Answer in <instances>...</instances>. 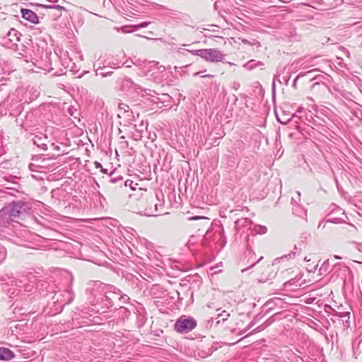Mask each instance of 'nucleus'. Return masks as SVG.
<instances>
[{"label":"nucleus","mask_w":362,"mask_h":362,"mask_svg":"<svg viewBox=\"0 0 362 362\" xmlns=\"http://www.w3.org/2000/svg\"><path fill=\"white\" fill-rule=\"evenodd\" d=\"M37 276L33 274H29L27 276H23V279H18L14 277L11 278L10 284L12 286L19 287V289H9L8 294L10 297L16 296L19 292L23 291L24 292H31L34 288L38 289L40 291L42 288L47 286V284L43 281L37 282Z\"/></svg>","instance_id":"1"},{"label":"nucleus","mask_w":362,"mask_h":362,"mask_svg":"<svg viewBox=\"0 0 362 362\" xmlns=\"http://www.w3.org/2000/svg\"><path fill=\"white\" fill-rule=\"evenodd\" d=\"M28 209V204L24 202H13L0 210V226H7L18 218Z\"/></svg>","instance_id":"2"},{"label":"nucleus","mask_w":362,"mask_h":362,"mask_svg":"<svg viewBox=\"0 0 362 362\" xmlns=\"http://www.w3.org/2000/svg\"><path fill=\"white\" fill-rule=\"evenodd\" d=\"M21 90H17L15 93L10 94L8 96L0 103V114L6 115L8 114L10 116L18 117L24 110V103L19 98Z\"/></svg>","instance_id":"3"},{"label":"nucleus","mask_w":362,"mask_h":362,"mask_svg":"<svg viewBox=\"0 0 362 362\" xmlns=\"http://www.w3.org/2000/svg\"><path fill=\"white\" fill-rule=\"evenodd\" d=\"M40 110H33L28 112H26L25 115L18 116L16 122L18 126L21 127L22 129L25 131H28L33 127H35L40 124Z\"/></svg>","instance_id":"4"},{"label":"nucleus","mask_w":362,"mask_h":362,"mask_svg":"<svg viewBox=\"0 0 362 362\" xmlns=\"http://www.w3.org/2000/svg\"><path fill=\"white\" fill-rule=\"evenodd\" d=\"M197 327V321L192 317L182 315L175 325L174 329L180 334L188 333Z\"/></svg>","instance_id":"5"},{"label":"nucleus","mask_w":362,"mask_h":362,"mask_svg":"<svg viewBox=\"0 0 362 362\" xmlns=\"http://www.w3.org/2000/svg\"><path fill=\"white\" fill-rule=\"evenodd\" d=\"M106 284L99 281H93L88 283L86 291L93 296V300L92 302L93 303V305L99 304L100 297L103 296Z\"/></svg>","instance_id":"6"},{"label":"nucleus","mask_w":362,"mask_h":362,"mask_svg":"<svg viewBox=\"0 0 362 362\" xmlns=\"http://www.w3.org/2000/svg\"><path fill=\"white\" fill-rule=\"evenodd\" d=\"M226 54L217 49H204L202 59L208 62L217 63L225 59Z\"/></svg>","instance_id":"7"},{"label":"nucleus","mask_w":362,"mask_h":362,"mask_svg":"<svg viewBox=\"0 0 362 362\" xmlns=\"http://www.w3.org/2000/svg\"><path fill=\"white\" fill-rule=\"evenodd\" d=\"M152 70H156L158 73H163L165 68L164 66L159 65L158 62H148L144 66V73L146 76H153L154 73L151 74Z\"/></svg>","instance_id":"8"},{"label":"nucleus","mask_w":362,"mask_h":362,"mask_svg":"<svg viewBox=\"0 0 362 362\" xmlns=\"http://www.w3.org/2000/svg\"><path fill=\"white\" fill-rule=\"evenodd\" d=\"M119 87L123 91H129L132 90L136 91L138 89H140L139 86L134 83L130 78L127 77H124L121 80Z\"/></svg>","instance_id":"9"},{"label":"nucleus","mask_w":362,"mask_h":362,"mask_svg":"<svg viewBox=\"0 0 362 362\" xmlns=\"http://www.w3.org/2000/svg\"><path fill=\"white\" fill-rule=\"evenodd\" d=\"M21 13L22 18L29 21L30 23L34 24H38L40 23L39 17L32 10L28 8H21Z\"/></svg>","instance_id":"10"},{"label":"nucleus","mask_w":362,"mask_h":362,"mask_svg":"<svg viewBox=\"0 0 362 362\" xmlns=\"http://www.w3.org/2000/svg\"><path fill=\"white\" fill-rule=\"evenodd\" d=\"M33 144L44 151L47 150L48 138L46 134L39 133L33 139Z\"/></svg>","instance_id":"11"},{"label":"nucleus","mask_w":362,"mask_h":362,"mask_svg":"<svg viewBox=\"0 0 362 362\" xmlns=\"http://www.w3.org/2000/svg\"><path fill=\"white\" fill-rule=\"evenodd\" d=\"M120 290L117 289L115 286L110 284H106V288H105L103 295H107L112 300H115L118 299L119 296H120Z\"/></svg>","instance_id":"12"},{"label":"nucleus","mask_w":362,"mask_h":362,"mask_svg":"<svg viewBox=\"0 0 362 362\" xmlns=\"http://www.w3.org/2000/svg\"><path fill=\"white\" fill-rule=\"evenodd\" d=\"M300 249H298L296 245L294 246L293 250L287 255H284L280 257L274 259L273 265L279 263L281 261L288 260L294 259L297 255L300 253Z\"/></svg>","instance_id":"13"},{"label":"nucleus","mask_w":362,"mask_h":362,"mask_svg":"<svg viewBox=\"0 0 362 362\" xmlns=\"http://www.w3.org/2000/svg\"><path fill=\"white\" fill-rule=\"evenodd\" d=\"M230 314L226 310H223L221 313H218L216 317H211L210 320H209V323H211V326L214 325L217 326L221 322H224L229 317Z\"/></svg>","instance_id":"14"},{"label":"nucleus","mask_w":362,"mask_h":362,"mask_svg":"<svg viewBox=\"0 0 362 362\" xmlns=\"http://www.w3.org/2000/svg\"><path fill=\"white\" fill-rule=\"evenodd\" d=\"M158 202H154L153 206H148V209H144L142 211L143 214L147 216H156V213L161 212L158 207L163 209V205L161 203L158 204Z\"/></svg>","instance_id":"15"},{"label":"nucleus","mask_w":362,"mask_h":362,"mask_svg":"<svg viewBox=\"0 0 362 362\" xmlns=\"http://www.w3.org/2000/svg\"><path fill=\"white\" fill-rule=\"evenodd\" d=\"M156 202H159L157 195L156 197L151 195L144 197L139 201V206L144 209H148V206H153V204Z\"/></svg>","instance_id":"16"},{"label":"nucleus","mask_w":362,"mask_h":362,"mask_svg":"<svg viewBox=\"0 0 362 362\" xmlns=\"http://www.w3.org/2000/svg\"><path fill=\"white\" fill-rule=\"evenodd\" d=\"M21 34L15 28H11L7 33L6 38L11 43V46L16 45V42L20 41Z\"/></svg>","instance_id":"17"},{"label":"nucleus","mask_w":362,"mask_h":362,"mask_svg":"<svg viewBox=\"0 0 362 362\" xmlns=\"http://www.w3.org/2000/svg\"><path fill=\"white\" fill-rule=\"evenodd\" d=\"M14 353L8 348L0 347V360L9 361L14 358Z\"/></svg>","instance_id":"18"},{"label":"nucleus","mask_w":362,"mask_h":362,"mask_svg":"<svg viewBox=\"0 0 362 362\" xmlns=\"http://www.w3.org/2000/svg\"><path fill=\"white\" fill-rule=\"evenodd\" d=\"M292 212L294 215L303 218L307 216V210L300 204H294L292 206Z\"/></svg>","instance_id":"19"},{"label":"nucleus","mask_w":362,"mask_h":362,"mask_svg":"<svg viewBox=\"0 0 362 362\" xmlns=\"http://www.w3.org/2000/svg\"><path fill=\"white\" fill-rule=\"evenodd\" d=\"M127 182L128 181L124 182L123 177L120 175L112 177V174L110 175V177L109 179L110 184H115L118 187H122L123 185L127 187Z\"/></svg>","instance_id":"20"},{"label":"nucleus","mask_w":362,"mask_h":362,"mask_svg":"<svg viewBox=\"0 0 362 362\" xmlns=\"http://www.w3.org/2000/svg\"><path fill=\"white\" fill-rule=\"evenodd\" d=\"M99 303L102 304L103 306L105 308H112L114 305L113 300L107 295H103L102 297H100Z\"/></svg>","instance_id":"21"},{"label":"nucleus","mask_w":362,"mask_h":362,"mask_svg":"<svg viewBox=\"0 0 362 362\" xmlns=\"http://www.w3.org/2000/svg\"><path fill=\"white\" fill-rule=\"evenodd\" d=\"M141 311L137 310L138 314L136 317V323L139 327H142L146 322V317L144 313V309L142 308H140Z\"/></svg>","instance_id":"22"},{"label":"nucleus","mask_w":362,"mask_h":362,"mask_svg":"<svg viewBox=\"0 0 362 362\" xmlns=\"http://www.w3.org/2000/svg\"><path fill=\"white\" fill-rule=\"evenodd\" d=\"M264 64L262 62H256L254 59H251L243 64V67L248 71H252L257 66H262Z\"/></svg>","instance_id":"23"},{"label":"nucleus","mask_w":362,"mask_h":362,"mask_svg":"<svg viewBox=\"0 0 362 362\" xmlns=\"http://www.w3.org/2000/svg\"><path fill=\"white\" fill-rule=\"evenodd\" d=\"M200 349H201L202 353H199V356H201L202 358H206V357L210 356L214 350V349H213L212 346L204 347V344H202L200 345Z\"/></svg>","instance_id":"24"},{"label":"nucleus","mask_w":362,"mask_h":362,"mask_svg":"<svg viewBox=\"0 0 362 362\" xmlns=\"http://www.w3.org/2000/svg\"><path fill=\"white\" fill-rule=\"evenodd\" d=\"M37 6H40V7H42V8H49V9H54V10H57V11H59L60 13L59 14H56V16L57 17H59V16H62V11H66L65 7H64L62 6H60V5L37 4Z\"/></svg>","instance_id":"25"},{"label":"nucleus","mask_w":362,"mask_h":362,"mask_svg":"<svg viewBox=\"0 0 362 362\" xmlns=\"http://www.w3.org/2000/svg\"><path fill=\"white\" fill-rule=\"evenodd\" d=\"M111 65L110 62H107L106 60L102 61L99 59L93 65L96 69L99 71H103L106 69L109 66Z\"/></svg>","instance_id":"26"},{"label":"nucleus","mask_w":362,"mask_h":362,"mask_svg":"<svg viewBox=\"0 0 362 362\" xmlns=\"http://www.w3.org/2000/svg\"><path fill=\"white\" fill-rule=\"evenodd\" d=\"M111 65L110 62H107L106 60L102 61L99 59L93 65L96 69L99 71H103L106 69L109 66Z\"/></svg>","instance_id":"27"},{"label":"nucleus","mask_w":362,"mask_h":362,"mask_svg":"<svg viewBox=\"0 0 362 362\" xmlns=\"http://www.w3.org/2000/svg\"><path fill=\"white\" fill-rule=\"evenodd\" d=\"M278 303H281V299L278 298H271V299L268 300L264 303V306L269 307L267 313L271 312L274 308L273 305H277Z\"/></svg>","instance_id":"28"},{"label":"nucleus","mask_w":362,"mask_h":362,"mask_svg":"<svg viewBox=\"0 0 362 362\" xmlns=\"http://www.w3.org/2000/svg\"><path fill=\"white\" fill-rule=\"evenodd\" d=\"M203 50H204V49H188L180 48V49H177V52L180 53V54H184V53L185 52H189V53H191V54H192L194 55L202 57Z\"/></svg>","instance_id":"29"},{"label":"nucleus","mask_w":362,"mask_h":362,"mask_svg":"<svg viewBox=\"0 0 362 362\" xmlns=\"http://www.w3.org/2000/svg\"><path fill=\"white\" fill-rule=\"evenodd\" d=\"M331 267H332V264H330L329 259H327L326 261H325L319 269L320 275L326 274L328 272V271L329 270Z\"/></svg>","instance_id":"30"},{"label":"nucleus","mask_w":362,"mask_h":362,"mask_svg":"<svg viewBox=\"0 0 362 362\" xmlns=\"http://www.w3.org/2000/svg\"><path fill=\"white\" fill-rule=\"evenodd\" d=\"M321 77H322V76H319L313 78L311 79V81L317 80V81L315 82L313 84H312V86H310V89L311 90H314V89L317 88H319L320 89V88H325L326 87L325 83L320 80V78H321Z\"/></svg>","instance_id":"31"},{"label":"nucleus","mask_w":362,"mask_h":362,"mask_svg":"<svg viewBox=\"0 0 362 362\" xmlns=\"http://www.w3.org/2000/svg\"><path fill=\"white\" fill-rule=\"evenodd\" d=\"M138 243L144 245L146 249H151L153 247V244L145 238L138 237L136 238Z\"/></svg>","instance_id":"32"},{"label":"nucleus","mask_w":362,"mask_h":362,"mask_svg":"<svg viewBox=\"0 0 362 362\" xmlns=\"http://www.w3.org/2000/svg\"><path fill=\"white\" fill-rule=\"evenodd\" d=\"M302 275L300 276H296L294 278H292L289 279L288 281H286L284 284V287H290L291 286H298L297 283L299 281V280L301 279Z\"/></svg>","instance_id":"33"},{"label":"nucleus","mask_w":362,"mask_h":362,"mask_svg":"<svg viewBox=\"0 0 362 362\" xmlns=\"http://www.w3.org/2000/svg\"><path fill=\"white\" fill-rule=\"evenodd\" d=\"M239 40H240L242 42H243L244 44L249 45L250 46H254L256 47L257 48L261 47L260 42L257 40H252V41H249L246 39H242L240 37H239Z\"/></svg>","instance_id":"34"},{"label":"nucleus","mask_w":362,"mask_h":362,"mask_svg":"<svg viewBox=\"0 0 362 362\" xmlns=\"http://www.w3.org/2000/svg\"><path fill=\"white\" fill-rule=\"evenodd\" d=\"M119 109L120 112L123 111L124 114H127V117H130V114L132 113V112L130 110V107L124 103H119Z\"/></svg>","instance_id":"35"},{"label":"nucleus","mask_w":362,"mask_h":362,"mask_svg":"<svg viewBox=\"0 0 362 362\" xmlns=\"http://www.w3.org/2000/svg\"><path fill=\"white\" fill-rule=\"evenodd\" d=\"M250 223H251V221L247 218L238 219L235 221L236 226H247L250 225Z\"/></svg>","instance_id":"36"},{"label":"nucleus","mask_w":362,"mask_h":362,"mask_svg":"<svg viewBox=\"0 0 362 362\" xmlns=\"http://www.w3.org/2000/svg\"><path fill=\"white\" fill-rule=\"evenodd\" d=\"M281 314V313H276L275 314H274L273 315H272L270 317H269L264 323V325H266V327H269V325H271L272 323L274 322V321L276 320V317L278 315H279Z\"/></svg>","instance_id":"37"},{"label":"nucleus","mask_w":362,"mask_h":362,"mask_svg":"<svg viewBox=\"0 0 362 362\" xmlns=\"http://www.w3.org/2000/svg\"><path fill=\"white\" fill-rule=\"evenodd\" d=\"M95 71H96V75H98V76L100 75L102 77L110 76L112 74V71H106V69H104L103 71H99L98 69H95Z\"/></svg>","instance_id":"38"},{"label":"nucleus","mask_w":362,"mask_h":362,"mask_svg":"<svg viewBox=\"0 0 362 362\" xmlns=\"http://www.w3.org/2000/svg\"><path fill=\"white\" fill-rule=\"evenodd\" d=\"M296 197H293L291 198V204L292 206H293L294 204H299V202L300 200V192H296Z\"/></svg>","instance_id":"39"},{"label":"nucleus","mask_w":362,"mask_h":362,"mask_svg":"<svg viewBox=\"0 0 362 362\" xmlns=\"http://www.w3.org/2000/svg\"><path fill=\"white\" fill-rule=\"evenodd\" d=\"M201 219H203V220H205L207 221H209V220L208 218H206L205 216H189L187 218V221H197V220H201Z\"/></svg>","instance_id":"40"},{"label":"nucleus","mask_w":362,"mask_h":362,"mask_svg":"<svg viewBox=\"0 0 362 362\" xmlns=\"http://www.w3.org/2000/svg\"><path fill=\"white\" fill-rule=\"evenodd\" d=\"M150 24V22H142L137 25H132L135 30L147 27Z\"/></svg>","instance_id":"41"},{"label":"nucleus","mask_w":362,"mask_h":362,"mask_svg":"<svg viewBox=\"0 0 362 362\" xmlns=\"http://www.w3.org/2000/svg\"><path fill=\"white\" fill-rule=\"evenodd\" d=\"M259 319H261V317H259V315H257L254 320L252 322H251L247 327V330H248L249 329L252 328L254 325L255 324L256 321L258 320Z\"/></svg>","instance_id":"42"},{"label":"nucleus","mask_w":362,"mask_h":362,"mask_svg":"<svg viewBox=\"0 0 362 362\" xmlns=\"http://www.w3.org/2000/svg\"><path fill=\"white\" fill-rule=\"evenodd\" d=\"M119 300H122L123 303H127L129 300V297L127 295H121L119 296Z\"/></svg>","instance_id":"43"},{"label":"nucleus","mask_w":362,"mask_h":362,"mask_svg":"<svg viewBox=\"0 0 362 362\" xmlns=\"http://www.w3.org/2000/svg\"><path fill=\"white\" fill-rule=\"evenodd\" d=\"M266 328H267V327L264 325V323L263 322L262 325H259L254 331L255 332H261V331L264 330Z\"/></svg>","instance_id":"44"},{"label":"nucleus","mask_w":362,"mask_h":362,"mask_svg":"<svg viewBox=\"0 0 362 362\" xmlns=\"http://www.w3.org/2000/svg\"><path fill=\"white\" fill-rule=\"evenodd\" d=\"M263 259V257H260L256 262H255L254 263H252L249 267L247 268H245L244 269L242 270V272H245V271H247L248 269L251 268V267H253L257 263H258L259 262H260L262 259Z\"/></svg>","instance_id":"45"},{"label":"nucleus","mask_w":362,"mask_h":362,"mask_svg":"<svg viewBox=\"0 0 362 362\" xmlns=\"http://www.w3.org/2000/svg\"><path fill=\"white\" fill-rule=\"evenodd\" d=\"M267 230V229L265 226H261V227H259V230H257V233L259 234H264V233H266Z\"/></svg>","instance_id":"46"},{"label":"nucleus","mask_w":362,"mask_h":362,"mask_svg":"<svg viewBox=\"0 0 362 362\" xmlns=\"http://www.w3.org/2000/svg\"><path fill=\"white\" fill-rule=\"evenodd\" d=\"M279 77H280V74H276V75H274V78H273V83H272L273 88H274V87H275V81H276V80H278V81L280 82V81H279Z\"/></svg>","instance_id":"47"},{"label":"nucleus","mask_w":362,"mask_h":362,"mask_svg":"<svg viewBox=\"0 0 362 362\" xmlns=\"http://www.w3.org/2000/svg\"><path fill=\"white\" fill-rule=\"evenodd\" d=\"M219 235L223 238V246H224V245L226 244V237L224 236V232H223V230L222 229Z\"/></svg>","instance_id":"48"},{"label":"nucleus","mask_w":362,"mask_h":362,"mask_svg":"<svg viewBox=\"0 0 362 362\" xmlns=\"http://www.w3.org/2000/svg\"><path fill=\"white\" fill-rule=\"evenodd\" d=\"M50 146H51L54 150H56V151H59V149H60V146H59V145L55 144L54 143H51V144H50Z\"/></svg>","instance_id":"49"},{"label":"nucleus","mask_w":362,"mask_h":362,"mask_svg":"<svg viewBox=\"0 0 362 362\" xmlns=\"http://www.w3.org/2000/svg\"><path fill=\"white\" fill-rule=\"evenodd\" d=\"M69 295L70 296H69V298L68 299L67 302L66 303V304H69L70 303H71L74 300V298L73 293H69Z\"/></svg>","instance_id":"50"},{"label":"nucleus","mask_w":362,"mask_h":362,"mask_svg":"<svg viewBox=\"0 0 362 362\" xmlns=\"http://www.w3.org/2000/svg\"><path fill=\"white\" fill-rule=\"evenodd\" d=\"M247 252H248L251 256H252V257L255 255V252L252 250L251 247H249V246H247Z\"/></svg>","instance_id":"51"},{"label":"nucleus","mask_w":362,"mask_h":362,"mask_svg":"<svg viewBox=\"0 0 362 362\" xmlns=\"http://www.w3.org/2000/svg\"><path fill=\"white\" fill-rule=\"evenodd\" d=\"M326 223H327L326 221L325 222H324V221L320 222L318 224V228H324L326 226Z\"/></svg>","instance_id":"52"},{"label":"nucleus","mask_w":362,"mask_h":362,"mask_svg":"<svg viewBox=\"0 0 362 362\" xmlns=\"http://www.w3.org/2000/svg\"><path fill=\"white\" fill-rule=\"evenodd\" d=\"M317 267H318V264H315V265H314V266H313V269H311V268H310V269H308V270L310 272H315V270L317 269Z\"/></svg>","instance_id":"53"},{"label":"nucleus","mask_w":362,"mask_h":362,"mask_svg":"<svg viewBox=\"0 0 362 362\" xmlns=\"http://www.w3.org/2000/svg\"><path fill=\"white\" fill-rule=\"evenodd\" d=\"M94 164H95V168H100H100H102V167H103V166H102V165H101V163H99V162H98V161H95V162L94 163Z\"/></svg>","instance_id":"54"},{"label":"nucleus","mask_w":362,"mask_h":362,"mask_svg":"<svg viewBox=\"0 0 362 362\" xmlns=\"http://www.w3.org/2000/svg\"><path fill=\"white\" fill-rule=\"evenodd\" d=\"M300 76V75H298L293 81V87L296 88V83H297V81L298 79V78Z\"/></svg>","instance_id":"55"},{"label":"nucleus","mask_w":362,"mask_h":362,"mask_svg":"<svg viewBox=\"0 0 362 362\" xmlns=\"http://www.w3.org/2000/svg\"><path fill=\"white\" fill-rule=\"evenodd\" d=\"M6 79L4 78V77H1L0 78V84L1 86H3V85H5V82H6Z\"/></svg>","instance_id":"56"},{"label":"nucleus","mask_w":362,"mask_h":362,"mask_svg":"<svg viewBox=\"0 0 362 362\" xmlns=\"http://www.w3.org/2000/svg\"><path fill=\"white\" fill-rule=\"evenodd\" d=\"M326 222L327 223H337V219L336 218H334V219H327L326 221Z\"/></svg>","instance_id":"57"},{"label":"nucleus","mask_w":362,"mask_h":362,"mask_svg":"<svg viewBox=\"0 0 362 362\" xmlns=\"http://www.w3.org/2000/svg\"><path fill=\"white\" fill-rule=\"evenodd\" d=\"M341 263L335 264L334 265L332 266V270L335 269L337 266H341Z\"/></svg>","instance_id":"58"},{"label":"nucleus","mask_w":362,"mask_h":362,"mask_svg":"<svg viewBox=\"0 0 362 362\" xmlns=\"http://www.w3.org/2000/svg\"><path fill=\"white\" fill-rule=\"evenodd\" d=\"M127 237H125L126 238H130V239H132L131 235H133V236H134V234H133V233H129L128 232V233L127 234Z\"/></svg>","instance_id":"59"},{"label":"nucleus","mask_w":362,"mask_h":362,"mask_svg":"<svg viewBox=\"0 0 362 362\" xmlns=\"http://www.w3.org/2000/svg\"><path fill=\"white\" fill-rule=\"evenodd\" d=\"M100 170L103 173H107V169H104L103 167H102V168H100Z\"/></svg>","instance_id":"60"},{"label":"nucleus","mask_w":362,"mask_h":362,"mask_svg":"<svg viewBox=\"0 0 362 362\" xmlns=\"http://www.w3.org/2000/svg\"><path fill=\"white\" fill-rule=\"evenodd\" d=\"M277 119H278V121H279L280 123H281V124H286V122H283V121H281V120L279 118H278V117H277Z\"/></svg>","instance_id":"61"},{"label":"nucleus","mask_w":362,"mask_h":362,"mask_svg":"<svg viewBox=\"0 0 362 362\" xmlns=\"http://www.w3.org/2000/svg\"><path fill=\"white\" fill-rule=\"evenodd\" d=\"M334 259H341V257L338 255H334Z\"/></svg>","instance_id":"62"},{"label":"nucleus","mask_w":362,"mask_h":362,"mask_svg":"<svg viewBox=\"0 0 362 362\" xmlns=\"http://www.w3.org/2000/svg\"><path fill=\"white\" fill-rule=\"evenodd\" d=\"M69 112L71 116L74 115L73 111H71L70 109L69 110Z\"/></svg>","instance_id":"63"},{"label":"nucleus","mask_w":362,"mask_h":362,"mask_svg":"<svg viewBox=\"0 0 362 362\" xmlns=\"http://www.w3.org/2000/svg\"><path fill=\"white\" fill-rule=\"evenodd\" d=\"M305 259V261H306V262H310V259H308L306 257H305V259Z\"/></svg>","instance_id":"64"}]
</instances>
